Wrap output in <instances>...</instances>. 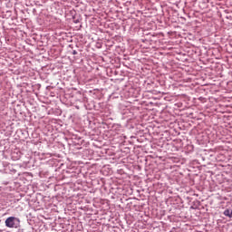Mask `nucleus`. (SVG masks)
<instances>
[{"label":"nucleus","instance_id":"f03ea898","mask_svg":"<svg viewBox=\"0 0 232 232\" xmlns=\"http://www.w3.org/2000/svg\"><path fill=\"white\" fill-rule=\"evenodd\" d=\"M224 216L228 217L229 218H232V209H226L224 211Z\"/></svg>","mask_w":232,"mask_h":232},{"label":"nucleus","instance_id":"f257e3e1","mask_svg":"<svg viewBox=\"0 0 232 232\" xmlns=\"http://www.w3.org/2000/svg\"><path fill=\"white\" fill-rule=\"evenodd\" d=\"M15 220H17L15 217L7 218L5 219L6 227H10V228L17 227V226H15Z\"/></svg>","mask_w":232,"mask_h":232}]
</instances>
